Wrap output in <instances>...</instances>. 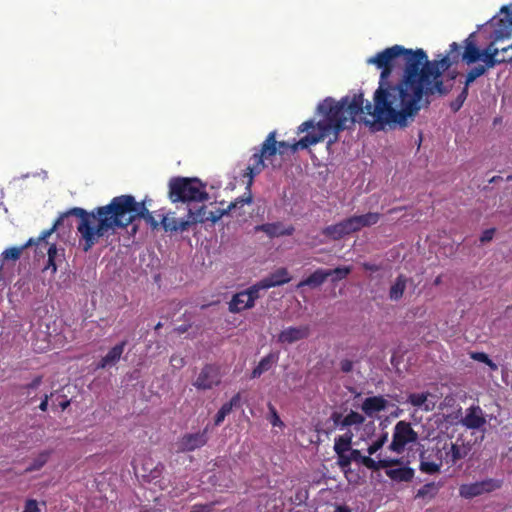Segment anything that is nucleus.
Returning <instances> with one entry per match:
<instances>
[{
    "instance_id": "1",
    "label": "nucleus",
    "mask_w": 512,
    "mask_h": 512,
    "mask_svg": "<svg viewBox=\"0 0 512 512\" xmlns=\"http://www.w3.org/2000/svg\"><path fill=\"white\" fill-rule=\"evenodd\" d=\"M461 46L456 42L450 44L446 56L440 60L429 61L422 49L408 50L395 45L386 48L368 58V65L381 69L378 88L374 92V103L367 101L356 114L368 125H379L382 128H404L411 123L418 112L430 103L429 96L446 95L442 74L459 58ZM362 96V93L354 94Z\"/></svg>"
},
{
    "instance_id": "2",
    "label": "nucleus",
    "mask_w": 512,
    "mask_h": 512,
    "mask_svg": "<svg viewBox=\"0 0 512 512\" xmlns=\"http://www.w3.org/2000/svg\"><path fill=\"white\" fill-rule=\"evenodd\" d=\"M362 96L357 95L352 100L348 97L342 98L336 102L333 98L327 97L317 106V113L322 116L316 124L313 120L303 122L298 127V134L308 132L306 136L299 141L289 144L288 142L276 141V131L268 134L262 143L259 151L255 152L251 157V162L244 173V177H248V187L251 186L253 178L258 175L265 167L264 159L276 155V153L284 154L287 150L296 152L299 149H307L323 141L326 137L333 135L337 140L338 133L347 128L348 124L356 121V114L362 109Z\"/></svg>"
},
{
    "instance_id": "3",
    "label": "nucleus",
    "mask_w": 512,
    "mask_h": 512,
    "mask_svg": "<svg viewBox=\"0 0 512 512\" xmlns=\"http://www.w3.org/2000/svg\"><path fill=\"white\" fill-rule=\"evenodd\" d=\"M79 218L77 230L85 241L84 250L88 251L98 240L125 228L137 218H143L152 228L158 222L145 206V201L137 202L131 195L114 197L108 205L97 207L91 212L75 207L68 210Z\"/></svg>"
},
{
    "instance_id": "4",
    "label": "nucleus",
    "mask_w": 512,
    "mask_h": 512,
    "mask_svg": "<svg viewBox=\"0 0 512 512\" xmlns=\"http://www.w3.org/2000/svg\"><path fill=\"white\" fill-rule=\"evenodd\" d=\"M205 185L197 178H173L169 182V199L172 202H203L208 200Z\"/></svg>"
},
{
    "instance_id": "5",
    "label": "nucleus",
    "mask_w": 512,
    "mask_h": 512,
    "mask_svg": "<svg viewBox=\"0 0 512 512\" xmlns=\"http://www.w3.org/2000/svg\"><path fill=\"white\" fill-rule=\"evenodd\" d=\"M417 441L418 433L412 428L411 423L401 420L393 428L392 441L388 449L393 453L402 454Z\"/></svg>"
},
{
    "instance_id": "6",
    "label": "nucleus",
    "mask_w": 512,
    "mask_h": 512,
    "mask_svg": "<svg viewBox=\"0 0 512 512\" xmlns=\"http://www.w3.org/2000/svg\"><path fill=\"white\" fill-rule=\"evenodd\" d=\"M498 56L499 50L494 45V42H491L484 48L483 58L479 60L481 63L471 68L466 74L465 86L469 87L476 79L484 76L490 69L504 63V60Z\"/></svg>"
},
{
    "instance_id": "7",
    "label": "nucleus",
    "mask_w": 512,
    "mask_h": 512,
    "mask_svg": "<svg viewBox=\"0 0 512 512\" xmlns=\"http://www.w3.org/2000/svg\"><path fill=\"white\" fill-rule=\"evenodd\" d=\"M502 486V479L486 478L481 481L460 485L459 495L464 499H472L499 490Z\"/></svg>"
},
{
    "instance_id": "8",
    "label": "nucleus",
    "mask_w": 512,
    "mask_h": 512,
    "mask_svg": "<svg viewBox=\"0 0 512 512\" xmlns=\"http://www.w3.org/2000/svg\"><path fill=\"white\" fill-rule=\"evenodd\" d=\"M439 458L446 464L455 465L459 460L464 459L470 452V445L462 439L455 442L445 441L441 447L436 446Z\"/></svg>"
},
{
    "instance_id": "9",
    "label": "nucleus",
    "mask_w": 512,
    "mask_h": 512,
    "mask_svg": "<svg viewBox=\"0 0 512 512\" xmlns=\"http://www.w3.org/2000/svg\"><path fill=\"white\" fill-rule=\"evenodd\" d=\"M349 453L351 462L361 464L372 471L402 464L401 458L381 457V454H379L377 458L374 459L370 456L362 455L361 451L358 449H351Z\"/></svg>"
},
{
    "instance_id": "10",
    "label": "nucleus",
    "mask_w": 512,
    "mask_h": 512,
    "mask_svg": "<svg viewBox=\"0 0 512 512\" xmlns=\"http://www.w3.org/2000/svg\"><path fill=\"white\" fill-rule=\"evenodd\" d=\"M489 23L495 27L492 42L509 39L512 36V5L503 6Z\"/></svg>"
},
{
    "instance_id": "11",
    "label": "nucleus",
    "mask_w": 512,
    "mask_h": 512,
    "mask_svg": "<svg viewBox=\"0 0 512 512\" xmlns=\"http://www.w3.org/2000/svg\"><path fill=\"white\" fill-rule=\"evenodd\" d=\"M71 214L67 212L61 214L59 216V218L55 221V223L53 224V226L50 228V229H47V230H44L41 235L35 240L34 238H30L26 244H24L23 246L21 247H10L6 250L3 251L2 253V258L3 260H12V261H16L17 259L20 258L21 256V253L22 251L28 247V246H31V245H34V244H40L41 242L45 241L46 238H48L57 228H59L63 223L64 221L66 220V218L68 216H70Z\"/></svg>"
},
{
    "instance_id": "12",
    "label": "nucleus",
    "mask_w": 512,
    "mask_h": 512,
    "mask_svg": "<svg viewBox=\"0 0 512 512\" xmlns=\"http://www.w3.org/2000/svg\"><path fill=\"white\" fill-rule=\"evenodd\" d=\"M221 382L220 370L217 366L206 365L198 374L193 386L198 390H209Z\"/></svg>"
},
{
    "instance_id": "13",
    "label": "nucleus",
    "mask_w": 512,
    "mask_h": 512,
    "mask_svg": "<svg viewBox=\"0 0 512 512\" xmlns=\"http://www.w3.org/2000/svg\"><path fill=\"white\" fill-rule=\"evenodd\" d=\"M310 335L308 325L289 326L284 328L277 336V342L280 344H293L304 340Z\"/></svg>"
},
{
    "instance_id": "14",
    "label": "nucleus",
    "mask_w": 512,
    "mask_h": 512,
    "mask_svg": "<svg viewBox=\"0 0 512 512\" xmlns=\"http://www.w3.org/2000/svg\"><path fill=\"white\" fill-rule=\"evenodd\" d=\"M460 423L471 430H479L484 428L487 423L484 411L479 406H470L465 410L464 416Z\"/></svg>"
},
{
    "instance_id": "15",
    "label": "nucleus",
    "mask_w": 512,
    "mask_h": 512,
    "mask_svg": "<svg viewBox=\"0 0 512 512\" xmlns=\"http://www.w3.org/2000/svg\"><path fill=\"white\" fill-rule=\"evenodd\" d=\"M207 428L201 432L189 433L178 441V449L182 452L194 451L207 443Z\"/></svg>"
},
{
    "instance_id": "16",
    "label": "nucleus",
    "mask_w": 512,
    "mask_h": 512,
    "mask_svg": "<svg viewBox=\"0 0 512 512\" xmlns=\"http://www.w3.org/2000/svg\"><path fill=\"white\" fill-rule=\"evenodd\" d=\"M474 33L470 34L463 42V53L461 59L467 65L474 64L482 60L484 49L480 50L474 40Z\"/></svg>"
},
{
    "instance_id": "17",
    "label": "nucleus",
    "mask_w": 512,
    "mask_h": 512,
    "mask_svg": "<svg viewBox=\"0 0 512 512\" xmlns=\"http://www.w3.org/2000/svg\"><path fill=\"white\" fill-rule=\"evenodd\" d=\"M407 402L425 412L432 411L436 406V398L429 392L411 393L408 395Z\"/></svg>"
},
{
    "instance_id": "18",
    "label": "nucleus",
    "mask_w": 512,
    "mask_h": 512,
    "mask_svg": "<svg viewBox=\"0 0 512 512\" xmlns=\"http://www.w3.org/2000/svg\"><path fill=\"white\" fill-rule=\"evenodd\" d=\"M389 405L387 399L383 396L367 397L361 404V409L368 417H373L377 413L385 411Z\"/></svg>"
},
{
    "instance_id": "19",
    "label": "nucleus",
    "mask_w": 512,
    "mask_h": 512,
    "mask_svg": "<svg viewBox=\"0 0 512 512\" xmlns=\"http://www.w3.org/2000/svg\"><path fill=\"white\" fill-rule=\"evenodd\" d=\"M256 232H264L270 238L280 237L284 235H292L294 232L293 226H285L281 222L266 223L258 225L255 228Z\"/></svg>"
},
{
    "instance_id": "20",
    "label": "nucleus",
    "mask_w": 512,
    "mask_h": 512,
    "mask_svg": "<svg viewBox=\"0 0 512 512\" xmlns=\"http://www.w3.org/2000/svg\"><path fill=\"white\" fill-rule=\"evenodd\" d=\"M126 344V341H122L121 343L112 347L96 365V369H106L116 365L124 352Z\"/></svg>"
},
{
    "instance_id": "21",
    "label": "nucleus",
    "mask_w": 512,
    "mask_h": 512,
    "mask_svg": "<svg viewBox=\"0 0 512 512\" xmlns=\"http://www.w3.org/2000/svg\"><path fill=\"white\" fill-rule=\"evenodd\" d=\"M291 277L286 268H279L267 277L262 279V286L272 288L290 282Z\"/></svg>"
},
{
    "instance_id": "22",
    "label": "nucleus",
    "mask_w": 512,
    "mask_h": 512,
    "mask_svg": "<svg viewBox=\"0 0 512 512\" xmlns=\"http://www.w3.org/2000/svg\"><path fill=\"white\" fill-rule=\"evenodd\" d=\"M436 460H430L429 456L426 455V452L420 453V470L423 473L427 474H436L440 471L443 460L439 458V453L436 450Z\"/></svg>"
},
{
    "instance_id": "23",
    "label": "nucleus",
    "mask_w": 512,
    "mask_h": 512,
    "mask_svg": "<svg viewBox=\"0 0 512 512\" xmlns=\"http://www.w3.org/2000/svg\"><path fill=\"white\" fill-rule=\"evenodd\" d=\"M253 306L254 303L251 300V296L245 291H242L233 296L229 303V310L233 313H237L244 309L252 308Z\"/></svg>"
},
{
    "instance_id": "24",
    "label": "nucleus",
    "mask_w": 512,
    "mask_h": 512,
    "mask_svg": "<svg viewBox=\"0 0 512 512\" xmlns=\"http://www.w3.org/2000/svg\"><path fill=\"white\" fill-rule=\"evenodd\" d=\"M329 277V273H327L326 269H317L315 270L309 277L300 281L297 285L298 288L303 286H309L311 288H316L321 286Z\"/></svg>"
},
{
    "instance_id": "25",
    "label": "nucleus",
    "mask_w": 512,
    "mask_h": 512,
    "mask_svg": "<svg viewBox=\"0 0 512 512\" xmlns=\"http://www.w3.org/2000/svg\"><path fill=\"white\" fill-rule=\"evenodd\" d=\"M162 225L166 231L184 232L189 229V222L187 219H177L174 215H166L162 219Z\"/></svg>"
},
{
    "instance_id": "26",
    "label": "nucleus",
    "mask_w": 512,
    "mask_h": 512,
    "mask_svg": "<svg viewBox=\"0 0 512 512\" xmlns=\"http://www.w3.org/2000/svg\"><path fill=\"white\" fill-rule=\"evenodd\" d=\"M408 282L412 281L404 275H399L389 289V299L392 301L400 300L404 295Z\"/></svg>"
},
{
    "instance_id": "27",
    "label": "nucleus",
    "mask_w": 512,
    "mask_h": 512,
    "mask_svg": "<svg viewBox=\"0 0 512 512\" xmlns=\"http://www.w3.org/2000/svg\"><path fill=\"white\" fill-rule=\"evenodd\" d=\"M386 475L394 481L408 482L414 477V470L410 467L404 466L395 469L391 467L385 468Z\"/></svg>"
},
{
    "instance_id": "28",
    "label": "nucleus",
    "mask_w": 512,
    "mask_h": 512,
    "mask_svg": "<svg viewBox=\"0 0 512 512\" xmlns=\"http://www.w3.org/2000/svg\"><path fill=\"white\" fill-rule=\"evenodd\" d=\"M278 360V356L276 354L270 353L267 356L263 357L258 365L253 369L251 373L252 378L260 377L264 372L268 371L273 364H275Z\"/></svg>"
},
{
    "instance_id": "29",
    "label": "nucleus",
    "mask_w": 512,
    "mask_h": 512,
    "mask_svg": "<svg viewBox=\"0 0 512 512\" xmlns=\"http://www.w3.org/2000/svg\"><path fill=\"white\" fill-rule=\"evenodd\" d=\"M353 433L351 431L346 432L344 435L338 436L334 440V451L336 454L349 452L351 450V442Z\"/></svg>"
},
{
    "instance_id": "30",
    "label": "nucleus",
    "mask_w": 512,
    "mask_h": 512,
    "mask_svg": "<svg viewBox=\"0 0 512 512\" xmlns=\"http://www.w3.org/2000/svg\"><path fill=\"white\" fill-rule=\"evenodd\" d=\"M356 223L357 230H361L364 227H369L376 224L380 219V214L376 212H369L365 215L353 216Z\"/></svg>"
},
{
    "instance_id": "31",
    "label": "nucleus",
    "mask_w": 512,
    "mask_h": 512,
    "mask_svg": "<svg viewBox=\"0 0 512 512\" xmlns=\"http://www.w3.org/2000/svg\"><path fill=\"white\" fill-rule=\"evenodd\" d=\"M187 222H189V227L193 224L204 223L205 221H209L208 212L206 211L205 206H201L196 210L189 208L187 215Z\"/></svg>"
},
{
    "instance_id": "32",
    "label": "nucleus",
    "mask_w": 512,
    "mask_h": 512,
    "mask_svg": "<svg viewBox=\"0 0 512 512\" xmlns=\"http://www.w3.org/2000/svg\"><path fill=\"white\" fill-rule=\"evenodd\" d=\"M364 422H365V417L362 414L351 410L349 413H347L344 416V420H343L342 424L345 426V428H347V427H352V426L353 427L360 426V425L364 424Z\"/></svg>"
},
{
    "instance_id": "33",
    "label": "nucleus",
    "mask_w": 512,
    "mask_h": 512,
    "mask_svg": "<svg viewBox=\"0 0 512 512\" xmlns=\"http://www.w3.org/2000/svg\"><path fill=\"white\" fill-rule=\"evenodd\" d=\"M323 234L332 238L333 240H339L342 237L346 236L345 230L342 226V222L327 226L326 228L323 229Z\"/></svg>"
},
{
    "instance_id": "34",
    "label": "nucleus",
    "mask_w": 512,
    "mask_h": 512,
    "mask_svg": "<svg viewBox=\"0 0 512 512\" xmlns=\"http://www.w3.org/2000/svg\"><path fill=\"white\" fill-rule=\"evenodd\" d=\"M50 456V452L43 451L41 452L34 460L33 462L25 469V473L37 471L41 469L46 462L48 461V458Z\"/></svg>"
},
{
    "instance_id": "35",
    "label": "nucleus",
    "mask_w": 512,
    "mask_h": 512,
    "mask_svg": "<svg viewBox=\"0 0 512 512\" xmlns=\"http://www.w3.org/2000/svg\"><path fill=\"white\" fill-rule=\"evenodd\" d=\"M388 441V432H384L381 435H379L367 448V456H372L376 454L382 447L385 445V443Z\"/></svg>"
},
{
    "instance_id": "36",
    "label": "nucleus",
    "mask_w": 512,
    "mask_h": 512,
    "mask_svg": "<svg viewBox=\"0 0 512 512\" xmlns=\"http://www.w3.org/2000/svg\"><path fill=\"white\" fill-rule=\"evenodd\" d=\"M351 271V267L345 266L337 267L335 269H329L327 270V273H329V277H331L332 282H337L345 279L350 274Z\"/></svg>"
},
{
    "instance_id": "37",
    "label": "nucleus",
    "mask_w": 512,
    "mask_h": 512,
    "mask_svg": "<svg viewBox=\"0 0 512 512\" xmlns=\"http://www.w3.org/2000/svg\"><path fill=\"white\" fill-rule=\"evenodd\" d=\"M470 357L478 362L486 364L491 371H497L498 365L492 361L489 356L484 352H471Z\"/></svg>"
},
{
    "instance_id": "38",
    "label": "nucleus",
    "mask_w": 512,
    "mask_h": 512,
    "mask_svg": "<svg viewBox=\"0 0 512 512\" xmlns=\"http://www.w3.org/2000/svg\"><path fill=\"white\" fill-rule=\"evenodd\" d=\"M438 492V487L435 483H428L422 486L416 494L417 498H428L432 499Z\"/></svg>"
},
{
    "instance_id": "39",
    "label": "nucleus",
    "mask_w": 512,
    "mask_h": 512,
    "mask_svg": "<svg viewBox=\"0 0 512 512\" xmlns=\"http://www.w3.org/2000/svg\"><path fill=\"white\" fill-rule=\"evenodd\" d=\"M337 455V464L345 473L348 471L351 462L350 453L344 452Z\"/></svg>"
},
{
    "instance_id": "40",
    "label": "nucleus",
    "mask_w": 512,
    "mask_h": 512,
    "mask_svg": "<svg viewBox=\"0 0 512 512\" xmlns=\"http://www.w3.org/2000/svg\"><path fill=\"white\" fill-rule=\"evenodd\" d=\"M262 280L245 290L246 293H248L249 296H251V300L253 303H255V300L259 298V292L261 290L268 289L267 287L262 286Z\"/></svg>"
},
{
    "instance_id": "41",
    "label": "nucleus",
    "mask_w": 512,
    "mask_h": 512,
    "mask_svg": "<svg viewBox=\"0 0 512 512\" xmlns=\"http://www.w3.org/2000/svg\"><path fill=\"white\" fill-rule=\"evenodd\" d=\"M251 202H252V195L250 192H248L243 197L237 198L234 202H231L230 205L227 207V209L230 212L232 209H235L239 206H243L244 204H250Z\"/></svg>"
},
{
    "instance_id": "42",
    "label": "nucleus",
    "mask_w": 512,
    "mask_h": 512,
    "mask_svg": "<svg viewBox=\"0 0 512 512\" xmlns=\"http://www.w3.org/2000/svg\"><path fill=\"white\" fill-rule=\"evenodd\" d=\"M467 96H468V87L464 86L463 90L458 95L456 100L451 103L452 110L453 111H458L462 107V105H463L464 101L466 100Z\"/></svg>"
},
{
    "instance_id": "43",
    "label": "nucleus",
    "mask_w": 512,
    "mask_h": 512,
    "mask_svg": "<svg viewBox=\"0 0 512 512\" xmlns=\"http://www.w3.org/2000/svg\"><path fill=\"white\" fill-rule=\"evenodd\" d=\"M268 407H269V412H270V415H269L270 423L273 426L283 427L284 424H283L282 420L280 419L279 415L277 414L275 407L272 404H269Z\"/></svg>"
},
{
    "instance_id": "44",
    "label": "nucleus",
    "mask_w": 512,
    "mask_h": 512,
    "mask_svg": "<svg viewBox=\"0 0 512 512\" xmlns=\"http://www.w3.org/2000/svg\"><path fill=\"white\" fill-rule=\"evenodd\" d=\"M232 411V409L225 403L222 405V407L219 409V411L216 414L215 417V425H220L225 417Z\"/></svg>"
},
{
    "instance_id": "45",
    "label": "nucleus",
    "mask_w": 512,
    "mask_h": 512,
    "mask_svg": "<svg viewBox=\"0 0 512 512\" xmlns=\"http://www.w3.org/2000/svg\"><path fill=\"white\" fill-rule=\"evenodd\" d=\"M341 222H342V226H343V228L345 230L346 235H349V234H351L353 232L358 231L357 228H356V223L354 221L353 216L350 217V218H347V219H345V220H343Z\"/></svg>"
},
{
    "instance_id": "46",
    "label": "nucleus",
    "mask_w": 512,
    "mask_h": 512,
    "mask_svg": "<svg viewBox=\"0 0 512 512\" xmlns=\"http://www.w3.org/2000/svg\"><path fill=\"white\" fill-rule=\"evenodd\" d=\"M228 213V209H217L215 211H210L208 212V219L212 223H216L218 220H220L224 215Z\"/></svg>"
},
{
    "instance_id": "47",
    "label": "nucleus",
    "mask_w": 512,
    "mask_h": 512,
    "mask_svg": "<svg viewBox=\"0 0 512 512\" xmlns=\"http://www.w3.org/2000/svg\"><path fill=\"white\" fill-rule=\"evenodd\" d=\"M331 420L333 421L334 425L340 429H344L345 426L342 424L344 420V416L339 412H334L331 415Z\"/></svg>"
},
{
    "instance_id": "48",
    "label": "nucleus",
    "mask_w": 512,
    "mask_h": 512,
    "mask_svg": "<svg viewBox=\"0 0 512 512\" xmlns=\"http://www.w3.org/2000/svg\"><path fill=\"white\" fill-rule=\"evenodd\" d=\"M22 512H40L36 500H28Z\"/></svg>"
},
{
    "instance_id": "49",
    "label": "nucleus",
    "mask_w": 512,
    "mask_h": 512,
    "mask_svg": "<svg viewBox=\"0 0 512 512\" xmlns=\"http://www.w3.org/2000/svg\"><path fill=\"white\" fill-rule=\"evenodd\" d=\"M494 234H495V229L494 228L487 229V230H485L482 233V235L480 237V241L482 243L489 242V241H491L493 239Z\"/></svg>"
},
{
    "instance_id": "50",
    "label": "nucleus",
    "mask_w": 512,
    "mask_h": 512,
    "mask_svg": "<svg viewBox=\"0 0 512 512\" xmlns=\"http://www.w3.org/2000/svg\"><path fill=\"white\" fill-rule=\"evenodd\" d=\"M170 361L172 366L175 368H181L185 364L184 359L179 356H172Z\"/></svg>"
},
{
    "instance_id": "51",
    "label": "nucleus",
    "mask_w": 512,
    "mask_h": 512,
    "mask_svg": "<svg viewBox=\"0 0 512 512\" xmlns=\"http://www.w3.org/2000/svg\"><path fill=\"white\" fill-rule=\"evenodd\" d=\"M240 401H241V396H240V393H237L236 395H234L231 400L229 402H227L226 404L231 408L233 409V407H237L240 405Z\"/></svg>"
},
{
    "instance_id": "52",
    "label": "nucleus",
    "mask_w": 512,
    "mask_h": 512,
    "mask_svg": "<svg viewBox=\"0 0 512 512\" xmlns=\"http://www.w3.org/2000/svg\"><path fill=\"white\" fill-rule=\"evenodd\" d=\"M51 270V274H55L57 271V265L56 260L48 257L47 265L45 266L44 270Z\"/></svg>"
},
{
    "instance_id": "53",
    "label": "nucleus",
    "mask_w": 512,
    "mask_h": 512,
    "mask_svg": "<svg viewBox=\"0 0 512 512\" xmlns=\"http://www.w3.org/2000/svg\"><path fill=\"white\" fill-rule=\"evenodd\" d=\"M340 366H341V370H342L343 372H346V373H347V372H350V371L352 370V368H353V363H352V361H350V360H343V361H341Z\"/></svg>"
},
{
    "instance_id": "54",
    "label": "nucleus",
    "mask_w": 512,
    "mask_h": 512,
    "mask_svg": "<svg viewBox=\"0 0 512 512\" xmlns=\"http://www.w3.org/2000/svg\"><path fill=\"white\" fill-rule=\"evenodd\" d=\"M47 253H48V257L49 258H52V259H55V260L59 256L58 255V249H57L56 245H54V244L49 246Z\"/></svg>"
},
{
    "instance_id": "55",
    "label": "nucleus",
    "mask_w": 512,
    "mask_h": 512,
    "mask_svg": "<svg viewBox=\"0 0 512 512\" xmlns=\"http://www.w3.org/2000/svg\"><path fill=\"white\" fill-rule=\"evenodd\" d=\"M498 50H499V56H498L499 58L507 57V56H509L512 53V49L509 48V46L504 47L502 49H498Z\"/></svg>"
},
{
    "instance_id": "56",
    "label": "nucleus",
    "mask_w": 512,
    "mask_h": 512,
    "mask_svg": "<svg viewBox=\"0 0 512 512\" xmlns=\"http://www.w3.org/2000/svg\"><path fill=\"white\" fill-rule=\"evenodd\" d=\"M47 407H48V396L46 395L45 398L42 400V402L40 403L39 405V408L42 410V411H46L47 410Z\"/></svg>"
},
{
    "instance_id": "57",
    "label": "nucleus",
    "mask_w": 512,
    "mask_h": 512,
    "mask_svg": "<svg viewBox=\"0 0 512 512\" xmlns=\"http://www.w3.org/2000/svg\"><path fill=\"white\" fill-rule=\"evenodd\" d=\"M334 512H351V510L346 506H337Z\"/></svg>"
},
{
    "instance_id": "58",
    "label": "nucleus",
    "mask_w": 512,
    "mask_h": 512,
    "mask_svg": "<svg viewBox=\"0 0 512 512\" xmlns=\"http://www.w3.org/2000/svg\"><path fill=\"white\" fill-rule=\"evenodd\" d=\"M441 282H442V276H441V275H439V276H437V277L435 278V280H434V285H436V286H437V285H440V284H441Z\"/></svg>"
},
{
    "instance_id": "59",
    "label": "nucleus",
    "mask_w": 512,
    "mask_h": 512,
    "mask_svg": "<svg viewBox=\"0 0 512 512\" xmlns=\"http://www.w3.org/2000/svg\"><path fill=\"white\" fill-rule=\"evenodd\" d=\"M62 410H65L69 406V401L62 402L60 404Z\"/></svg>"
},
{
    "instance_id": "60",
    "label": "nucleus",
    "mask_w": 512,
    "mask_h": 512,
    "mask_svg": "<svg viewBox=\"0 0 512 512\" xmlns=\"http://www.w3.org/2000/svg\"><path fill=\"white\" fill-rule=\"evenodd\" d=\"M365 268H366V269H370V270H372V269H373V267H372V266H369V265H367V264H365Z\"/></svg>"
},
{
    "instance_id": "61",
    "label": "nucleus",
    "mask_w": 512,
    "mask_h": 512,
    "mask_svg": "<svg viewBox=\"0 0 512 512\" xmlns=\"http://www.w3.org/2000/svg\"><path fill=\"white\" fill-rule=\"evenodd\" d=\"M159 328H161V323H158V324L156 325V327H155V329H159Z\"/></svg>"
},
{
    "instance_id": "62",
    "label": "nucleus",
    "mask_w": 512,
    "mask_h": 512,
    "mask_svg": "<svg viewBox=\"0 0 512 512\" xmlns=\"http://www.w3.org/2000/svg\"><path fill=\"white\" fill-rule=\"evenodd\" d=\"M507 180H512V176H508Z\"/></svg>"
}]
</instances>
